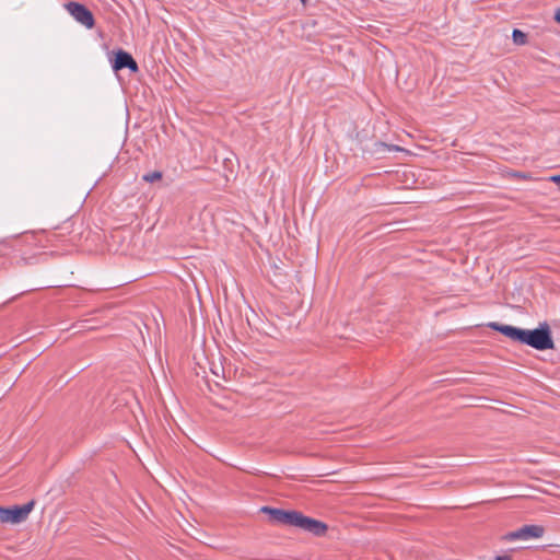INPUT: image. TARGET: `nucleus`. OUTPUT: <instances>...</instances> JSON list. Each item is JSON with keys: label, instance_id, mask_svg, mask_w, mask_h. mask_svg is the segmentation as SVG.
<instances>
[{"label": "nucleus", "instance_id": "obj_1", "mask_svg": "<svg viewBox=\"0 0 560 560\" xmlns=\"http://www.w3.org/2000/svg\"><path fill=\"white\" fill-rule=\"evenodd\" d=\"M488 327L503 334L513 341H518L521 343L530 346L536 350L544 351L553 349L555 347L549 326L546 323L540 325L539 328L533 330L522 329L495 322L489 323Z\"/></svg>", "mask_w": 560, "mask_h": 560}, {"label": "nucleus", "instance_id": "obj_2", "mask_svg": "<svg viewBox=\"0 0 560 560\" xmlns=\"http://www.w3.org/2000/svg\"><path fill=\"white\" fill-rule=\"evenodd\" d=\"M34 508V501H30L24 505H15L13 508H0V522L19 524L25 521Z\"/></svg>", "mask_w": 560, "mask_h": 560}, {"label": "nucleus", "instance_id": "obj_3", "mask_svg": "<svg viewBox=\"0 0 560 560\" xmlns=\"http://www.w3.org/2000/svg\"><path fill=\"white\" fill-rule=\"evenodd\" d=\"M292 526L301 528L315 536H324L328 529L327 525L318 520L305 516L301 512L295 513Z\"/></svg>", "mask_w": 560, "mask_h": 560}, {"label": "nucleus", "instance_id": "obj_4", "mask_svg": "<svg viewBox=\"0 0 560 560\" xmlns=\"http://www.w3.org/2000/svg\"><path fill=\"white\" fill-rule=\"evenodd\" d=\"M68 13L81 25L92 28L95 24L93 13L83 4L74 1L65 4Z\"/></svg>", "mask_w": 560, "mask_h": 560}, {"label": "nucleus", "instance_id": "obj_5", "mask_svg": "<svg viewBox=\"0 0 560 560\" xmlns=\"http://www.w3.org/2000/svg\"><path fill=\"white\" fill-rule=\"evenodd\" d=\"M545 533L542 526L539 525H525L515 532H511L506 535L509 540L540 538Z\"/></svg>", "mask_w": 560, "mask_h": 560}, {"label": "nucleus", "instance_id": "obj_6", "mask_svg": "<svg viewBox=\"0 0 560 560\" xmlns=\"http://www.w3.org/2000/svg\"><path fill=\"white\" fill-rule=\"evenodd\" d=\"M262 512L268 513L270 515V520L277 524L290 525L292 526L293 520L296 511H284L280 509L272 508H262Z\"/></svg>", "mask_w": 560, "mask_h": 560}, {"label": "nucleus", "instance_id": "obj_7", "mask_svg": "<svg viewBox=\"0 0 560 560\" xmlns=\"http://www.w3.org/2000/svg\"><path fill=\"white\" fill-rule=\"evenodd\" d=\"M128 68L130 71H138V65L132 56L124 50H118L113 62V69L115 71Z\"/></svg>", "mask_w": 560, "mask_h": 560}, {"label": "nucleus", "instance_id": "obj_8", "mask_svg": "<svg viewBox=\"0 0 560 560\" xmlns=\"http://www.w3.org/2000/svg\"><path fill=\"white\" fill-rule=\"evenodd\" d=\"M163 177V174L162 172L160 171H153V172H150V173H147L142 176V179L147 183H154V182H158V180H161Z\"/></svg>", "mask_w": 560, "mask_h": 560}, {"label": "nucleus", "instance_id": "obj_9", "mask_svg": "<svg viewBox=\"0 0 560 560\" xmlns=\"http://www.w3.org/2000/svg\"><path fill=\"white\" fill-rule=\"evenodd\" d=\"M513 40L516 43V44H525L526 42V35L520 31V30H514L513 31Z\"/></svg>", "mask_w": 560, "mask_h": 560}, {"label": "nucleus", "instance_id": "obj_10", "mask_svg": "<svg viewBox=\"0 0 560 560\" xmlns=\"http://www.w3.org/2000/svg\"><path fill=\"white\" fill-rule=\"evenodd\" d=\"M381 147L387 148L389 151H400L401 149L397 145H387L385 143H380Z\"/></svg>", "mask_w": 560, "mask_h": 560}, {"label": "nucleus", "instance_id": "obj_11", "mask_svg": "<svg viewBox=\"0 0 560 560\" xmlns=\"http://www.w3.org/2000/svg\"><path fill=\"white\" fill-rule=\"evenodd\" d=\"M493 560H511L509 556H498Z\"/></svg>", "mask_w": 560, "mask_h": 560}, {"label": "nucleus", "instance_id": "obj_12", "mask_svg": "<svg viewBox=\"0 0 560 560\" xmlns=\"http://www.w3.org/2000/svg\"><path fill=\"white\" fill-rule=\"evenodd\" d=\"M555 20L560 23V9L557 10L556 12V15H555Z\"/></svg>", "mask_w": 560, "mask_h": 560}, {"label": "nucleus", "instance_id": "obj_13", "mask_svg": "<svg viewBox=\"0 0 560 560\" xmlns=\"http://www.w3.org/2000/svg\"><path fill=\"white\" fill-rule=\"evenodd\" d=\"M302 2H305L306 0H301Z\"/></svg>", "mask_w": 560, "mask_h": 560}]
</instances>
